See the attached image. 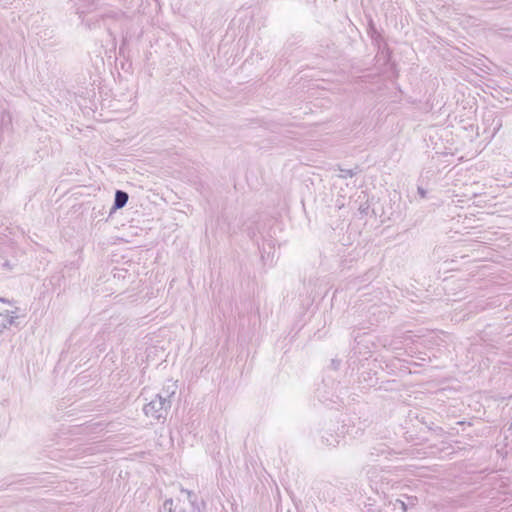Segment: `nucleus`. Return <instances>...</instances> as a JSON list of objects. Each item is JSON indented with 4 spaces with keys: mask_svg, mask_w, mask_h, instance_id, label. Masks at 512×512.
<instances>
[{
    "mask_svg": "<svg viewBox=\"0 0 512 512\" xmlns=\"http://www.w3.org/2000/svg\"><path fill=\"white\" fill-rule=\"evenodd\" d=\"M128 200V194H116L115 208L123 207Z\"/></svg>",
    "mask_w": 512,
    "mask_h": 512,
    "instance_id": "obj_1",
    "label": "nucleus"
},
{
    "mask_svg": "<svg viewBox=\"0 0 512 512\" xmlns=\"http://www.w3.org/2000/svg\"><path fill=\"white\" fill-rule=\"evenodd\" d=\"M338 176L341 178L353 177L355 175V169H344L339 168Z\"/></svg>",
    "mask_w": 512,
    "mask_h": 512,
    "instance_id": "obj_2",
    "label": "nucleus"
}]
</instances>
